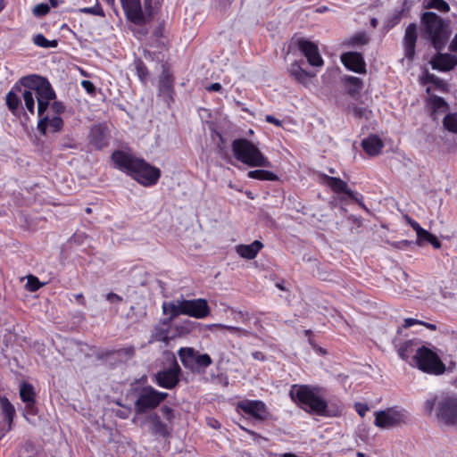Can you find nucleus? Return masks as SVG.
<instances>
[{
    "instance_id": "nucleus-64",
    "label": "nucleus",
    "mask_w": 457,
    "mask_h": 457,
    "mask_svg": "<svg viewBox=\"0 0 457 457\" xmlns=\"http://www.w3.org/2000/svg\"><path fill=\"white\" fill-rule=\"evenodd\" d=\"M237 314L238 315V317L241 319V320L243 322H248L250 318H249V315L247 312H244L242 311H238L237 312Z\"/></svg>"
},
{
    "instance_id": "nucleus-17",
    "label": "nucleus",
    "mask_w": 457,
    "mask_h": 457,
    "mask_svg": "<svg viewBox=\"0 0 457 457\" xmlns=\"http://www.w3.org/2000/svg\"><path fill=\"white\" fill-rule=\"evenodd\" d=\"M237 409L261 421L266 420L269 414L266 404L261 400L245 399L240 401L237 403Z\"/></svg>"
},
{
    "instance_id": "nucleus-50",
    "label": "nucleus",
    "mask_w": 457,
    "mask_h": 457,
    "mask_svg": "<svg viewBox=\"0 0 457 457\" xmlns=\"http://www.w3.org/2000/svg\"><path fill=\"white\" fill-rule=\"evenodd\" d=\"M369 112L366 107L354 105L353 107V114L357 119L368 118L367 113Z\"/></svg>"
},
{
    "instance_id": "nucleus-41",
    "label": "nucleus",
    "mask_w": 457,
    "mask_h": 457,
    "mask_svg": "<svg viewBox=\"0 0 457 457\" xmlns=\"http://www.w3.org/2000/svg\"><path fill=\"white\" fill-rule=\"evenodd\" d=\"M422 84H433L436 87L443 89L445 85L443 79H439L433 73H429L428 71H426L422 78Z\"/></svg>"
},
{
    "instance_id": "nucleus-16",
    "label": "nucleus",
    "mask_w": 457,
    "mask_h": 457,
    "mask_svg": "<svg viewBox=\"0 0 457 457\" xmlns=\"http://www.w3.org/2000/svg\"><path fill=\"white\" fill-rule=\"evenodd\" d=\"M184 315L195 319H204L211 313V308L206 299L197 298L192 300H183Z\"/></svg>"
},
{
    "instance_id": "nucleus-48",
    "label": "nucleus",
    "mask_w": 457,
    "mask_h": 457,
    "mask_svg": "<svg viewBox=\"0 0 457 457\" xmlns=\"http://www.w3.org/2000/svg\"><path fill=\"white\" fill-rule=\"evenodd\" d=\"M216 326L221 329H225V330L228 331L231 334L244 335V336H246V334H247V331L245 329L241 328L239 327L223 325V324H218Z\"/></svg>"
},
{
    "instance_id": "nucleus-33",
    "label": "nucleus",
    "mask_w": 457,
    "mask_h": 457,
    "mask_svg": "<svg viewBox=\"0 0 457 457\" xmlns=\"http://www.w3.org/2000/svg\"><path fill=\"white\" fill-rule=\"evenodd\" d=\"M20 397L23 403L29 402L30 404H33L36 401L34 386L28 382H22L20 387Z\"/></svg>"
},
{
    "instance_id": "nucleus-13",
    "label": "nucleus",
    "mask_w": 457,
    "mask_h": 457,
    "mask_svg": "<svg viewBox=\"0 0 457 457\" xmlns=\"http://www.w3.org/2000/svg\"><path fill=\"white\" fill-rule=\"evenodd\" d=\"M292 44L295 45L298 50L304 55L310 65L314 67L322 66L324 61L320 54L318 46L304 37L292 38Z\"/></svg>"
},
{
    "instance_id": "nucleus-26",
    "label": "nucleus",
    "mask_w": 457,
    "mask_h": 457,
    "mask_svg": "<svg viewBox=\"0 0 457 457\" xmlns=\"http://www.w3.org/2000/svg\"><path fill=\"white\" fill-rule=\"evenodd\" d=\"M18 93H21V86L20 79L16 82L12 89L6 94L5 102L9 111L12 114H16L21 104V99Z\"/></svg>"
},
{
    "instance_id": "nucleus-22",
    "label": "nucleus",
    "mask_w": 457,
    "mask_h": 457,
    "mask_svg": "<svg viewBox=\"0 0 457 457\" xmlns=\"http://www.w3.org/2000/svg\"><path fill=\"white\" fill-rule=\"evenodd\" d=\"M420 347L421 345L419 339H409L399 345L397 353L402 360L410 363V361H412L413 355L417 354V352Z\"/></svg>"
},
{
    "instance_id": "nucleus-1",
    "label": "nucleus",
    "mask_w": 457,
    "mask_h": 457,
    "mask_svg": "<svg viewBox=\"0 0 457 457\" xmlns=\"http://www.w3.org/2000/svg\"><path fill=\"white\" fill-rule=\"evenodd\" d=\"M326 389L318 385L295 384L291 386V400L304 412L324 418H339L345 404L339 398L327 400Z\"/></svg>"
},
{
    "instance_id": "nucleus-23",
    "label": "nucleus",
    "mask_w": 457,
    "mask_h": 457,
    "mask_svg": "<svg viewBox=\"0 0 457 457\" xmlns=\"http://www.w3.org/2000/svg\"><path fill=\"white\" fill-rule=\"evenodd\" d=\"M385 145L382 139L375 134L370 135L361 141V147L369 156H377L381 154Z\"/></svg>"
},
{
    "instance_id": "nucleus-39",
    "label": "nucleus",
    "mask_w": 457,
    "mask_h": 457,
    "mask_svg": "<svg viewBox=\"0 0 457 457\" xmlns=\"http://www.w3.org/2000/svg\"><path fill=\"white\" fill-rule=\"evenodd\" d=\"M426 8L436 9L442 12H448L450 11L449 4L445 0H425Z\"/></svg>"
},
{
    "instance_id": "nucleus-7",
    "label": "nucleus",
    "mask_w": 457,
    "mask_h": 457,
    "mask_svg": "<svg viewBox=\"0 0 457 457\" xmlns=\"http://www.w3.org/2000/svg\"><path fill=\"white\" fill-rule=\"evenodd\" d=\"M136 400L134 411L142 415L153 411L168 397V393L162 392L152 386H143L134 389Z\"/></svg>"
},
{
    "instance_id": "nucleus-42",
    "label": "nucleus",
    "mask_w": 457,
    "mask_h": 457,
    "mask_svg": "<svg viewBox=\"0 0 457 457\" xmlns=\"http://www.w3.org/2000/svg\"><path fill=\"white\" fill-rule=\"evenodd\" d=\"M79 12L85 14H92L99 17H104L105 13L100 5L99 2L96 1V4L92 7H83L79 10Z\"/></svg>"
},
{
    "instance_id": "nucleus-57",
    "label": "nucleus",
    "mask_w": 457,
    "mask_h": 457,
    "mask_svg": "<svg viewBox=\"0 0 457 457\" xmlns=\"http://www.w3.org/2000/svg\"><path fill=\"white\" fill-rule=\"evenodd\" d=\"M265 120L268 122V123H270V124H273L277 127H282V122L281 120H279L278 119H277L276 117H274L273 115H266L265 116Z\"/></svg>"
},
{
    "instance_id": "nucleus-40",
    "label": "nucleus",
    "mask_w": 457,
    "mask_h": 457,
    "mask_svg": "<svg viewBox=\"0 0 457 457\" xmlns=\"http://www.w3.org/2000/svg\"><path fill=\"white\" fill-rule=\"evenodd\" d=\"M443 124L449 132L457 134V112L448 113L445 116Z\"/></svg>"
},
{
    "instance_id": "nucleus-15",
    "label": "nucleus",
    "mask_w": 457,
    "mask_h": 457,
    "mask_svg": "<svg viewBox=\"0 0 457 457\" xmlns=\"http://www.w3.org/2000/svg\"><path fill=\"white\" fill-rule=\"evenodd\" d=\"M437 417L447 425L457 424V398L444 396L438 402Z\"/></svg>"
},
{
    "instance_id": "nucleus-36",
    "label": "nucleus",
    "mask_w": 457,
    "mask_h": 457,
    "mask_svg": "<svg viewBox=\"0 0 457 457\" xmlns=\"http://www.w3.org/2000/svg\"><path fill=\"white\" fill-rule=\"evenodd\" d=\"M428 105L433 113L441 110L446 111L448 109V104L446 101L443 97L436 95L428 98Z\"/></svg>"
},
{
    "instance_id": "nucleus-45",
    "label": "nucleus",
    "mask_w": 457,
    "mask_h": 457,
    "mask_svg": "<svg viewBox=\"0 0 457 457\" xmlns=\"http://www.w3.org/2000/svg\"><path fill=\"white\" fill-rule=\"evenodd\" d=\"M44 286V283H41L39 279L34 275H29L27 277L26 288L29 292H36Z\"/></svg>"
},
{
    "instance_id": "nucleus-12",
    "label": "nucleus",
    "mask_w": 457,
    "mask_h": 457,
    "mask_svg": "<svg viewBox=\"0 0 457 457\" xmlns=\"http://www.w3.org/2000/svg\"><path fill=\"white\" fill-rule=\"evenodd\" d=\"M181 374L182 370L177 361L174 360L171 367L159 370L154 374V381L160 387L173 389L179 385Z\"/></svg>"
},
{
    "instance_id": "nucleus-19",
    "label": "nucleus",
    "mask_w": 457,
    "mask_h": 457,
    "mask_svg": "<svg viewBox=\"0 0 457 457\" xmlns=\"http://www.w3.org/2000/svg\"><path fill=\"white\" fill-rule=\"evenodd\" d=\"M340 60L347 70L360 74L366 73V62L361 53H344L341 54Z\"/></svg>"
},
{
    "instance_id": "nucleus-52",
    "label": "nucleus",
    "mask_w": 457,
    "mask_h": 457,
    "mask_svg": "<svg viewBox=\"0 0 457 457\" xmlns=\"http://www.w3.org/2000/svg\"><path fill=\"white\" fill-rule=\"evenodd\" d=\"M48 121H49V117L45 116V117L41 118L37 122V130L43 136L46 135L47 128L49 127Z\"/></svg>"
},
{
    "instance_id": "nucleus-5",
    "label": "nucleus",
    "mask_w": 457,
    "mask_h": 457,
    "mask_svg": "<svg viewBox=\"0 0 457 457\" xmlns=\"http://www.w3.org/2000/svg\"><path fill=\"white\" fill-rule=\"evenodd\" d=\"M235 158L250 167H270L271 162L261 150L246 138H237L231 144Z\"/></svg>"
},
{
    "instance_id": "nucleus-31",
    "label": "nucleus",
    "mask_w": 457,
    "mask_h": 457,
    "mask_svg": "<svg viewBox=\"0 0 457 457\" xmlns=\"http://www.w3.org/2000/svg\"><path fill=\"white\" fill-rule=\"evenodd\" d=\"M343 81L348 86L347 93L352 96L358 95L362 89L363 83L360 78L354 76H345L343 78Z\"/></svg>"
},
{
    "instance_id": "nucleus-34",
    "label": "nucleus",
    "mask_w": 457,
    "mask_h": 457,
    "mask_svg": "<svg viewBox=\"0 0 457 457\" xmlns=\"http://www.w3.org/2000/svg\"><path fill=\"white\" fill-rule=\"evenodd\" d=\"M1 411L4 420L11 426L15 416V409L7 398L1 400Z\"/></svg>"
},
{
    "instance_id": "nucleus-20",
    "label": "nucleus",
    "mask_w": 457,
    "mask_h": 457,
    "mask_svg": "<svg viewBox=\"0 0 457 457\" xmlns=\"http://www.w3.org/2000/svg\"><path fill=\"white\" fill-rule=\"evenodd\" d=\"M430 65L433 70L448 72L457 66V56L447 53H438L432 57Z\"/></svg>"
},
{
    "instance_id": "nucleus-44",
    "label": "nucleus",
    "mask_w": 457,
    "mask_h": 457,
    "mask_svg": "<svg viewBox=\"0 0 457 457\" xmlns=\"http://www.w3.org/2000/svg\"><path fill=\"white\" fill-rule=\"evenodd\" d=\"M113 354H117L119 356H125L128 359H130L135 355V347L133 345H129V346L120 348L117 350H112L107 353V355H113Z\"/></svg>"
},
{
    "instance_id": "nucleus-43",
    "label": "nucleus",
    "mask_w": 457,
    "mask_h": 457,
    "mask_svg": "<svg viewBox=\"0 0 457 457\" xmlns=\"http://www.w3.org/2000/svg\"><path fill=\"white\" fill-rule=\"evenodd\" d=\"M195 361V367L203 369L208 368L212 363V360L208 353H199L198 351Z\"/></svg>"
},
{
    "instance_id": "nucleus-27",
    "label": "nucleus",
    "mask_w": 457,
    "mask_h": 457,
    "mask_svg": "<svg viewBox=\"0 0 457 457\" xmlns=\"http://www.w3.org/2000/svg\"><path fill=\"white\" fill-rule=\"evenodd\" d=\"M182 365L186 369L194 370L195 368V357L197 351L192 347H181L178 352Z\"/></svg>"
},
{
    "instance_id": "nucleus-11",
    "label": "nucleus",
    "mask_w": 457,
    "mask_h": 457,
    "mask_svg": "<svg viewBox=\"0 0 457 457\" xmlns=\"http://www.w3.org/2000/svg\"><path fill=\"white\" fill-rule=\"evenodd\" d=\"M322 184L328 187L336 194H345L349 199L361 207H365L362 202V195L349 189L347 183L340 178L332 177L325 173L320 175Z\"/></svg>"
},
{
    "instance_id": "nucleus-37",
    "label": "nucleus",
    "mask_w": 457,
    "mask_h": 457,
    "mask_svg": "<svg viewBox=\"0 0 457 457\" xmlns=\"http://www.w3.org/2000/svg\"><path fill=\"white\" fill-rule=\"evenodd\" d=\"M34 45L43 48H55L58 46L56 39L48 40L43 34L39 33L33 37Z\"/></svg>"
},
{
    "instance_id": "nucleus-24",
    "label": "nucleus",
    "mask_w": 457,
    "mask_h": 457,
    "mask_svg": "<svg viewBox=\"0 0 457 457\" xmlns=\"http://www.w3.org/2000/svg\"><path fill=\"white\" fill-rule=\"evenodd\" d=\"M263 248V244L259 240H254L250 245H238L236 246L237 253L247 260L254 259L259 252Z\"/></svg>"
},
{
    "instance_id": "nucleus-46",
    "label": "nucleus",
    "mask_w": 457,
    "mask_h": 457,
    "mask_svg": "<svg viewBox=\"0 0 457 457\" xmlns=\"http://www.w3.org/2000/svg\"><path fill=\"white\" fill-rule=\"evenodd\" d=\"M63 120L60 116L49 118L48 126L54 133L60 132L63 128Z\"/></svg>"
},
{
    "instance_id": "nucleus-61",
    "label": "nucleus",
    "mask_w": 457,
    "mask_h": 457,
    "mask_svg": "<svg viewBox=\"0 0 457 457\" xmlns=\"http://www.w3.org/2000/svg\"><path fill=\"white\" fill-rule=\"evenodd\" d=\"M222 89V87L220 83H212L210 86L206 87V90L209 92H220Z\"/></svg>"
},
{
    "instance_id": "nucleus-4",
    "label": "nucleus",
    "mask_w": 457,
    "mask_h": 457,
    "mask_svg": "<svg viewBox=\"0 0 457 457\" xmlns=\"http://www.w3.org/2000/svg\"><path fill=\"white\" fill-rule=\"evenodd\" d=\"M423 37L429 39L433 47L440 51L448 37V23L433 12H425L420 17Z\"/></svg>"
},
{
    "instance_id": "nucleus-35",
    "label": "nucleus",
    "mask_w": 457,
    "mask_h": 457,
    "mask_svg": "<svg viewBox=\"0 0 457 457\" xmlns=\"http://www.w3.org/2000/svg\"><path fill=\"white\" fill-rule=\"evenodd\" d=\"M134 65L137 78L141 83L145 85L148 82L150 75L148 68L141 59H137Z\"/></svg>"
},
{
    "instance_id": "nucleus-14",
    "label": "nucleus",
    "mask_w": 457,
    "mask_h": 457,
    "mask_svg": "<svg viewBox=\"0 0 457 457\" xmlns=\"http://www.w3.org/2000/svg\"><path fill=\"white\" fill-rule=\"evenodd\" d=\"M174 82L175 79L170 71L168 68L163 69L159 76L157 95L168 106L175 101Z\"/></svg>"
},
{
    "instance_id": "nucleus-59",
    "label": "nucleus",
    "mask_w": 457,
    "mask_h": 457,
    "mask_svg": "<svg viewBox=\"0 0 457 457\" xmlns=\"http://www.w3.org/2000/svg\"><path fill=\"white\" fill-rule=\"evenodd\" d=\"M420 323H421V321L419 320L412 319V318H407L404 320L403 327L407 328H410V327L417 325V324L420 325Z\"/></svg>"
},
{
    "instance_id": "nucleus-21",
    "label": "nucleus",
    "mask_w": 457,
    "mask_h": 457,
    "mask_svg": "<svg viewBox=\"0 0 457 457\" xmlns=\"http://www.w3.org/2000/svg\"><path fill=\"white\" fill-rule=\"evenodd\" d=\"M417 38V25L410 23L405 29L403 36L404 55L410 61L413 60L415 56Z\"/></svg>"
},
{
    "instance_id": "nucleus-54",
    "label": "nucleus",
    "mask_w": 457,
    "mask_h": 457,
    "mask_svg": "<svg viewBox=\"0 0 457 457\" xmlns=\"http://www.w3.org/2000/svg\"><path fill=\"white\" fill-rule=\"evenodd\" d=\"M50 107H51V110L53 111V112L56 114V116H60L65 111V105L63 104L62 102H60V101H54L50 105Z\"/></svg>"
},
{
    "instance_id": "nucleus-9",
    "label": "nucleus",
    "mask_w": 457,
    "mask_h": 457,
    "mask_svg": "<svg viewBox=\"0 0 457 457\" xmlns=\"http://www.w3.org/2000/svg\"><path fill=\"white\" fill-rule=\"evenodd\" d=\"M160 411L167 422L162 421L156 412H153L148 416L151 431L155 436L168 438L170 436L173 429L172 423L175 419V411L168 405H163Z\"/></svg>"
},
{
    "instance_id": "nucleus-63",
    "label": "nucleus",
    "mask_w": 457,
    "mask_h": 457,
    "mask_svg": "<svg viewBox=\"0 0 457 457\" xmlns=\"http://www.w3.org/2000/svg\"><path fill=\"white\" fill-rule=\"evenodd\" d=\"M252 356L254 360L264 361L266 360V357L264 353L261 351H255L252 353Z\"/></svg>"
},
{
    "instance_id": "nucleus-60",
    "label": "nucleus",
    "mask_w": 457,
    "mask_h": 457,
    "mask_svg": "<svg viewBox=\"0 0 457 457\" xmlns=\"http://www.w3.org/2000/svg\"><path fill=\"white\" fill-rule=\"evenodd\" d=\"M25 404H26V411L32 414V415H35L37 414V407H36V401L33 403V404H30V403L29 402H24Z\"/></svg>"
},
{
    "instance_id": "nucleus-38",
    "label": "nucleus",
    "mask_w": 457,
    "mask_h": 457,
    "mask_svg": "<svg viewBox=\"0 0 457 457\" xmlns=\"http://www.w3.org/2000/svg\"><path fill=\"white\" fill-rule=\"evenodd\" d=\"M370 39L364 31L358 32L353 35L347 41V45L350 46H365L369 43Z\"/></svg>"
},
{
    "instance_id": "nucleus-3",
    "label": "nucleus",
    "mask_w": 457,
    "mask_h": 457,
    "mask_svg": "<svg viewBox=\"0 0 457 457\" xmlns=\"http://www.w3.org/2000/svg\"><path fill=\"white\" fill-rule=\"evenodd\" d=\"M24 104L28 112L31 114L35 112L34 93L37 100V114L42 116L50 105V102L56 98V94L51 86L49 80L37 74L23 76L20 79Z\"/></svg>"
},
{
    "instance_id": "nucleus-28",
    "label": "nucleus",
    "mask_w": 457,
    "mask_h": 457,
    "mask_svg": "<svg viewBox=\"0 0 457 457\" xmlns=\"http://www.w3.org/2000/svg\"><path fill=\"white\" fill-rule=\"evenodd\" d=\"M288 72L290 77H292L295 81L303 85L306 84L307 79L310 77V74L302 68L301 62L298 61H295L290 64Z\"/></svg>"
},
{
    "instance_id": "nucleus-58",
    "label": "nucleus",
    "mask_w": 457,
    "mask_h": 457,
    "mask_svg": "<svg viewBox=\"0 0 457 457\" xmlns=\"http://www.w3.org/2000/svg\"><path fill=\"white\" fill-rule=\"evenodd\" d=\"M426 242L429 243L431 245H433V247L435 248H439L441 246V243L440 241L438 240V238L434 236L433 234L430 236L429 238H428L426 240Z\"/></svg>"
},
{
    "instance_id": "nucleus-18",
    "label": "nucleus",
    "mask_w": 457,
    "mask_h": 457,
    "mask_svg": "<svg viewBox=\"0 0 457 457\" xmlns=\"http://www.w3.org/2000/svg\"><path fill=\"white\" fill-rule=\"evenodd\" d=\"M110 134L106 125L96 124L92 126L88 134V143L96 150H103L109 145Z\"/></svg>"
},
{
    "instance_id": "nucleus-62",
    "label": "nucleus",
    "mask_w": 457,
    "mask_h": 457,
    "mask_svg": "<svg viewBox=\"0 0 457 457\" xmlns=\"http://www.w3.org/2000/svg\"><path fill=\"white\" fill-rule=\"evenodd\" d=\"M449 50L453 53L457 54V34H455L454 37H453L449 45Z\"/></svg>"
},
{
    "instance_id": "nucleus-51",
    "label": "nucleus",
    "mask_w": 457,
    "mask_h": 457,
    "mask_svg": "<svg viewBox=\"0 0 457 457\" xmlns=\"http://www.w3.org/2000/svg\"><path fill=\"white\" fill-rule=\"evenodd\" d=\"M418 228H417V240L419 242H426L428 238L430 237L432 235L428 230L422 228L419 223H416Z\"/></svg>"
},
{
    "instance_id": "nucleus-32",
    "label": "nucleus",
    "mask_w": 457,
    "mask_h": 457,
    "mask_svg": "<svg viewBox=\"0 0 457 457\" xmlns=\"http://www.w3.org/2000/svg\"><path fill=\"white\" fill-rule=\"evenodd\" d=\"M249 179L262 181H278L279 178L277 174L267 170H253L247 173Z\"/></svg>"
},
{
    "instance_id": "nucleus-56",
    "label": "nucleus",
    "mask_w": 457,
    "mask_h": 457,
    "mask_svg": "<svg viewBox=\"0 0 457 457\" xmlns=\"http://www.w3.org/2000/svg\"><path fill=\"white\" fill-rule=\"evenodd\" d=\"M105 299L112 303H120L123 301V298L120 295L112 292L108 293L105 295Z\"/></svg>"
},
{
    "instance_id": "nucleus-47",
    "label": "nucleus",
    "mask_w": 457,
    "mask_h": 457,
    "mask_svg": "<svg viewBox=\"0 0 457 457\" xmlns=\"http://www.w3.org/2000/svg\"><path fill=\"white\" fill-rule=\"evenodd\" d=\"M50 12V6L47 4H38L33 9V14L37 17L46 15Z\"/></svg>"
},
{
    "instance_id": "nucleus-29",
    "label": "nucleus",
    "mask_w": 457,
    "mask_h": 457,
    "mask_svg": "<svg viewBox=\"0 0 457 457\" xmlns=\"http://www.w3.org/2000/svg\"><path fill=\"white\" fill-rule=\"evenodd\" d=\"M411 3L409 0H403L400 9L394 12L392 16L389 18L388 22L391 26H395L400 22L403 17H407L410 14Z\"/></svg>"
},
{
    "instance_id": "nucleus-2",
    "label": "nucleus",
    "mask_w": 457,
    "mask_h": 457,
    "mask_svg": "<svg viewBox=\"0 0 457 457\" xmlns=\"http://www.w3.org/2000/svg\"><path fill=\"white\" fill-rule=\"evenodd\" d=\"M111 159L115 167L144 187H153L161 178V170L122 150H115Z\"/></svg>"
},
{
    "instance_id": "nucleus-30",
    "label": "nucleus",
    "mask_w": 457,
    "mask_h": 457,
    "mask_svg": "<svg viewBox=\"0 0 457 457\" xmlns=\"http://www.w3.org/2000/svg\"><path fill=\"white\" fill-rule=\"evenodd\" d=\"M162 312L163 314H169L170 317L168 319H170V321L179 316L184 315L183 311V300L178 301L177 303L171 302V303H163L162 304Z\"/></svg>"
},
{
    "instance_id": "nucleus-55",
    "label": "nucleus",
    "mask_w": 457,
    "mask_h": 457,
    "mask_svg": "<svg viewBox=\"0 0 457 457\" xmlns=\"http://www.w3.org/2000/svg\"><path fill=\"white\" fill-rule=\"evenodd\" d=\"M82 87L86 90L89 95H96V86L90 80H82L81 81Z\"/></svg>"
},
{
    "instance_id": "nucleus-25",
    "label": "nucleus",
    "mask_w": 457,
    "mask_h": 457,
    "mask_svg": "<svg viewBox=\"0 0 457 457\" xmlns=\"http://www.w3.org/2000/svg\"><path fill=\"white\" fill-rule=\"evenodd\" d=\"M170 319L162 320L159 324L154 327L152 337L154 341L163 342L168 344L172 338L170 336Z\"/></svg>"
},
{
    "instance_id": "nucleus-8",
    "label": "nucleus",
    "mask_w": 457,
    "mask_h": 457,
    "mask_svg": "<svg viewBox=\"0 0 457 457\" xmlns=\"http://www.w3.org/2000/svg\"><path fill=\"white\" fill-rule=\"evenodd\" d=\"M128 22L146 25L154 16L152 0H120Z\"/></svg>"
},
{
    "instance_id": "nucleus-49",
    "label": "nucleus",
    "mask_w": 457,
    "mask_h": 457,
    "mask_svg": "<svg viewBox=\"0 0 457 457\" xmlns=\"http://www.w3.org/2000/svg\"><path fill=\"white\" fill-rule=\"evenodd\" d=\"M436 400H437L436 395H433L425 401L423 408H424L425 412L428 415H430L432 413V411H434V408L436 404Z\"/></svg>"
},
{
    "instance_id": "nucleus-53",
    "label": "nucleus",
    "mask_w": 457,
    "mask_h": 457,
    "mask_svg": "<svg viewBox=\"0 0 457 457\" xmlns=\"http://www.w3.org/2000/svg\"><path fill=\"white\" fill-rule=\"evenodd\" d=\"M353 407H354L355 411L361 418H363L366 415L367 411H369V410H370L369 405L365 403H360V402L355 403Z\"/></svg>"
},
{
    "instance_id": "nucleus-10",
    "label": "nucleus",
    "mask_w": 457,
    "mask_h": 457,
    "mask_svg": "<svg viewBox=\"0 0 457 457\" xmlns=\"http://www.w3.org/2000/svg\"><path fill=\"white\" fill-rule=\"evenodd\" d=\"M374 425L379 428H389L405 424L408 420V413L404 410L392 407L375 412Z\"/></svg>"
},
{
    "instance_id": "nucleus-6",
    "label": "nucleus",
    "mask_w": 457,
    "mask_h": 457,
    "mask_svg": "<svg viewBox=\"0 0 457 457\" xmlns=\"http://www.w3.org/2000/svg\"><path fill=\"white\" fill-rule=\"evenodd\" d=\"M410 365L424 373L435 376L444 374L446 369L435 346L430 348L421 345L417 354L413 355Z\"/></svg>"
}]
</instances>
